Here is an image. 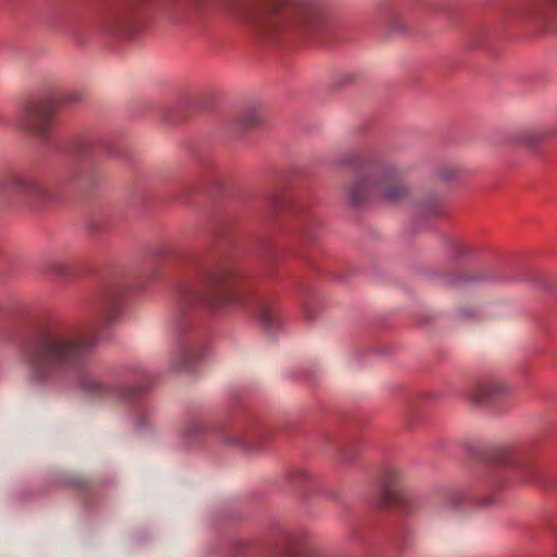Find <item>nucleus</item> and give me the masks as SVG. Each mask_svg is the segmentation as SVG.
I'll list each match as a JSON object with an SVG mask.
<instances>
[{
	"label": "nucleus",
	"instance_id": "f257e3e1",
	"mask_svg": "<svg viewBox=\"0 0 557 557\" xmlns=\"http://www.w3.org/2000/svg\"><path fill=\"white\" fill-rule=\"evenodd\" d=\"M175 268L186 276L174 292L173 330L176 334L173 369L191 368L203 357L196 334L191 331V314L197 309L227 314L238 310L255 315L268 333L282 324L274 311L275 301L257 288L236 284V272L227 267H212L195 257H178Z\"/></svg>",
	"mask_w": 557,
	"mask_h": 557
},
{
	"label": "nucleus",
	"instance_id": "f03ea898",
	"mask_svg": "<svg viewBox=\"0 0 557 557\" xmlns=\"http://www.w3.org/2000/svg\"><path fill=\"white\" fill-rule=\"evenodd\" d=\"M97 344V336L78 334L67 327H39L22 338L18 356L28 382L35 386L52 384L61 377L73 375L75 386L94 398L116 396L132 400L147 391L145 381L149 373L140 363L125 364L119 370L121 380L136 383L112 385L108 375L92 362Z\"/></svg>",
	"mask_w": 557,
	"mask_h": 557
},
{
	"label": "nucleus",
	"instance_id": "7ed1b4c3",
	"mask_svg": "<svg viewBox=\"0 0 557 557\" xmlns=\"http://www.w3.org/2000/svg\"><path fill=\"white\" fill-rule=\"evenodd\" d=\"M228 13L253 35L271 39L289 22L313 32L323 23L317 9L297 0L285 5L283 0H232Z\"/></svg>",
	"mask_w": 557,
	"mask_h": 557
},
{
	"label": "nucleus",
	"instance_id": "20e7f679",
	"mask_svg": "<svg viewBox=\"0 0 557 557\" xmlns=\"http://www.w3.org/2000/svg\"><path fill=\"white\" fill-rule=\"evenodd\" d=\"M412 190L401 180L394 165L370 166L351 185L347 200L354 208L384 201L400 206L409 201Z\"/></svg>",
	"mask_w": 557,
	"mask_h": 557
},
{
	"label": "nucleus",
	"instance_id": "39448f33",
	"mask_svg": "<svg viewBox=\"0 0 557 557\" xmlns=\"http://www.w3.org/2000/svg\"><path fill=\"white\" fill-rule=\"evenodd\" d=\"M128 289L121 272L108 273L101 278L90 300V308L98 324L110 327L120 321Z\"/></svg>",
	"mask_w": 557,
	"mask_h": 557
},
{
	"label": "nucleus",
	"instance_id": "423d86ee",
	"mask_svg": "<svg viewBox=\"0 0 557 557\" xmlns=\"http://www.w3.org/2000/svg\"><path fill=\"white\" fill-rule=\"evenodd\" d=\"M20 194L36 202L52 201L55 194L28 172L9 171L0 174V194Z\"/></svg>",
	"mask_w": 557,
	"mask_h": 557
},
{
	"label": "nucleus",
	"instance_id": "0eeeda50",
	"mask_svg": "<svg viewBox=\"0 0 557 557\" xmlns=\"http://www.w3.org/2000/svg\"><path fill=\"white\" fill-rule=\"evenodd\" d=\"M114 153L111 137L102 133H88L75 138L70 148L73 162L84 165L92 163L103 156Z\"/></svg>",
	"mask_w": 557,
	"mask_h": 557
},
{
	"label": "nucleus",
	"instance_id": "6e6552de",
	"mask_svg": "<svg viewBox=\"0 0 557 557\" xmlns=\"http://www.w3.org/2000/svg\"><path fill=\"white\" fill-rule=\"evenodd\" d=\"M53 109L47 103H29L20 116L16 124L24 132L36 137L41 143H48L52 133Z\"/></svg>",
	"mask_w": 557,
	"mask_h": 557
},
{
	"label": "nucleus",
	"instance_id": "1a4fd4ad",
	"mask_svg": "<svg viewBox=\"0 0 557 557\" xmlns=\"http://www.w3.org/2000/svg\"><path fill=\"white\" fill-rule=\"evenodd\" d=\"M267 205L274 211L286 210L296 219V227L300 236L308 242L315 240V221L302 201L287 196L271 195L267 199Z\"/></svg>",
	"mask_w": 557,
	"mask_h": 557
},
{
	"label": "nucleus",
	"instance_id": "9d476101",
	"mask_svg": "<svg viewBox=\"0 0 557 557\" xmlns=\"http://www.w3.org/2000/svg\"><path fill=\"white\" fill-rule=\"evenodd\" d=\"M491 460L511 469L517 475L528 482H541V471L524 453L509 446H498L491 453Z\"/></svg>",
	"mask_w": 557,
	"mask_h": 557
},
{
	"label": "nucleus",
	"instance_id": "9b49d317",
	"mask_svg": "<svg viewBox=\"0 0 557 557\" xmlns=\"http://www.w3.org/2000/svg\"><path fill=\"white\" fill-rule=\"evenodd\" d=\"M150 0H108L102 12L101 21L108 33L125 27L137 12Z\"/></svg>",
	"mask_w": 557,
	"mask_h": 557
},
{
	"label": "nucleus",
	"instance_id": "f8f14e48",
	"mask_svg": "<svg viewBox=\"0 0 557 557\" xmlns=\"http://www.w3.org/2000/svg\"><path fill=\"white\" fill-rule=\"evenodd\" d=\"M512 386L497 377L480 379L467 392V398L474 406H483L490 401L508 396Z\"/></svg>",
	"mask_w": 557,
	"mask_h": 557
},
{
	"label": "nucleus",
	"instance_id": "ddd939ff",
	"mask_svg": "<svg viewBox=\"0 0 557 557\" xmlns=\"http://www.w3.org/2000/svg\"><path fill=\"white\" fill-rule=\"evenodd\" d=\"M264 433L257 426L246 425L222 437L226 446L237 447L244 451H257L261 449Z\"/></svg>",
	"mask_w": 557,
	"mask_h": 557
},
{
	"label": "nucleus",
	"instance_id": "4468645a",
	"mask_svg": "<svg viewBox=\"0 0 557 557\" xmlns=\"http://www.w3.org/2000/svg\"><path fill=\"white\" fill-rule=\"evenodd\" d=\"M399 479V471L396 469H387L381 480L380 488V506H403L406 502L405 496L399 493L396 483Z\"/></svg>",
	"mask_w": 557,
	"mask_h": 557
},
{
	"label": "nucleus",
	"instance_id": "2eb2a0df",
	"mask_svg": "<svg viewBox=\"0 0 557 557\" xmlns=\"http://www.w3.org/2000/svg\"><path fill=\"white\" fill-rule=\"evenodd\" d=\"M263 122L262 114L256 107L247 108L236 121L238 128H249L258 126Z\"/></svg>",
	"mask_w": 557,
	"mask_h": 557
},
{
	"label": "nucleus",
	"instance_id": "dca6fc26",
	"mask_svg": "<svg viewBox=\"0 0 557 557\" xmlns=\"http://www.w3.org/2000/svg\"><path fill=\"white\" fill-rule=\"evenodd\" d=\"M416 210L421 216L437 215L443 210V202L437 196H432L418 202Z\"/></svg>",
	"mask_w": 557,
	"mask_h": 557
},
{
	"label": "nucleus",
	"instance_id": "f3484780",
	"mask_svg": "<svg viewBox=\"0 0 557 557\" xmlns=\"http://www.w3.org/2000/svg\"><path fill=\"white\" fill-rule=\"evenodd\" d=\"M550 7H557V0H532L525 4L522 14L534 17L542 16Z\"/></svg>",
	"mask_w": 557,
	"mask_h": 557
},
{
	"label": "nucleus",
	"instance_id": "a211bd4d",
	"mask_svg": "<svg viewBox=\"0 0 557 557\" xmlns=\"http://www.w3.org/2000/svg\"><path fill=\"white\" fill-rule=\"evenodd\" d=\"M46 271L59 278H67L70 277V269L66 263H64L58 257H50L46 260L45 263Z\"/></svg>",
	"mask_w": 557,
	"mask_h": 557
},
{
	"label": "nucleus",
	"instance_id": "6ab92c4d",
	"mask_svg": "<svg viewBox=\"0 0 557 557\" xmlns=\"http://www.w3.org/2000/svg\"><path fill=\"white\" fill-rule=\"evenodd\" d=\"M497 281L496 277L488 274L460 276L451 280V284L455 286H465L470 284H478L483 282Z\"/></svg>",
	"mask_w": 557,
	"mask_h": 557
},
{
	"label": "nucleus",
	"instance_id": "aec40b11",
	"mask_svg": "<svg viewBox=\"0 0 557 557\" xmlns=\"http://www.w3.org/2000/svg\"><path fill=\"white\" fill-rule=\"evenodd\" d=\"M337 165L341 168H359L361 165V157L357 151H347L337 158Z\"/></svg>",
	"mask_w": 557,
	"mask_h": 557
},
{
	"label": "nucleus",
	"instance_id": "412c9836",
	"mask_svg": "<svg viewBox=\"0 0 557 557\" xmlns=\"http://www.w3.org/2000/svg\"><path fill=\"white\" fill-rule=\"evenodd\" d=\"M85 99V92L79 89H70L64 91L60 98L59 102L62 104L74 106L76 103L82 102Z\"/></svg>",
	"mask_w": 557,
	"mask_h": 557
},
{
	"label": "nucleus",
	"instance_id": "4be33fe9",
	"mask_svg": "<svg viewBox=\"0 0 557 557\" xmlns=\"http://www.w3.org/2000/svg\"><path fill=\"white\" fill-rule=\"evenodd\" d=\"M60 484L79 490H85L88 487L87 482H85V480L77 474H65L60 479Z\"/></svg>",
	"mask_w": 557,
	"mask_h": 557
},
{
	"label": "nucleus",
	"instance_id": "5701e85b",
	"mask_svg": "<svg viewBox=\"0 0 557 557\" xmlns=\"http://www.w3.org/2000/svg\"><path fill=\"white\" fill-rule=\"evenodd\" d=\"M205 431H206L205 424H202L201 422H198V421H194L185 430L184 436L186 438L194 437V436L205 433Z\"/></svg>",
	"mask_w": 557,
	"mask_h": 557
},
{
	"label": "nucleus",
	"instance_id": "b1692460",
	"mask_svg": "<svg viewBox=\"0 0 557 557\" xmlns=\"http://www.w3.org/2000/svg\"><path fill=\"white\" fill-rule=\"evenodd\" d=\"M360 449V444H354L351 447L342 453V460L345 463H352L357 453Z\"/></svg>",
	"mask_w": 557,
	"mask_h": 557
},
{
	"label": "nucleus",
	"instance_id": "393cba45",
	"mask_svg": "<svg viewBox=\"0 0 557 557\" xmlns=\"http://www.w3.org/2000/svg\"><path fill=\"white\" fill-rule=\"evenodd\" d=\"M466 499V495L461 491H454L450 493L447 506L451 509L457 508Z\"/></svg>",
	"mask_w": 557,
	"mask_h": 557
},
{
	"label": "nucleus",
	"instance_id": "a878e982",
	"mask_svg": "<svg viewBox=\"0 0 557 557\" xmlns=\"http://www.w3.org/2000/svg\"><path fill=\"white\" fill-rule=\"evenodd\" d=\"M308 478H309L308 473L304 469H300V468H296V469L292 470L288 474L289 480L306 481V480H308Z\"/></svg>",
	"mask_w": 557,
	"mask_h": 557
},
{
	"label": "nucleus",
	"instance_id": "bb28decb",
	"mask_svg": "<svg viewBox=\"0 0 557 557\" xmlns=\"http://www.w3.org/2000/svg\"><path fill=\"white\" fill-rule=\"evenodd\" d=\"M466 252V249L461 245H454L453 246V255L455 258H460Z\"/></svg>",
	"mask_w": 557,
	"mask_h": 557
},
{
	"label": "nucleus",
	"instance_id": "cd10ccee",
	"mask_svg": "<svg viewBox=\"0 0 557 557\" xmlns=\"http://www.w3.org/2000/svg\"><path fill=\"white\" fill-rule=\"evenodd\" d=\"M82 171H83V169H77V164H74L73 168L71 169V172H72L74 178H79L82 175Z\"/></svg>",
	"mask_w": 557,
	"mask_h": 557
},
{
	"label": "nucleus",
	"instance_id": "c85d7f7f",
	"mask_svg": "<svg viewBox=\"0 0 557 557\" xmlns=\"http://www.w3.org/2000/svg\"><path fill=\"white\" fill-rule=\"evenodd\" d=\"M460 313L463 318H470L473 315V312L471 310H462Z\"/></svg>",
	"mask_w": 557,
	"mask_h": 557
},
{
	"label": "nucleus",
	"instance_id": "c756f323",
	"mask_svg": "<svg viewBox=\"0 0 557 557\" xmlns=\"http://www.w3.org/2000/svg\"><path fill=\"white\" fill-rule=\"evenodd\" d=\"M305 311H306L307 319H309V320L314 319V317L310 312V308L309 307H306Z\"/></svg>",
	"mask_w": 557,
	"mask_h": 557
},
{
	"label": "nucleus",
	"instance_id": "7c9ffc66",
	"mask_svg": "<svg viewBox=\"0 0 557 557\" xmlns=\"http://www.w3.org/2000/svg\"><path fill=\"white\" fill-rule=\"evenodd\" d=\"M441 177H442L443 180H450V178H451V176H450V175H448L446 172H442V173H441Z\"/></svg>",
	"mask_w": 557,
	"mask_h": 557
},
{
	"label": "nucleus",
	"instance_id": "2f4dec72",
	"mask_svg": "<svg viewBox=\"0 0 557 557\" xmlns=\"http://www.w3.org/2000/svg\"><path fill=\"white\" fill-rule=\"evenodd\" d=\"M498 281L508 282V281H510V278H499Z\"/></svg>",
	"mask_w": 557,
	"mask_h": 557
}]
</instances>
